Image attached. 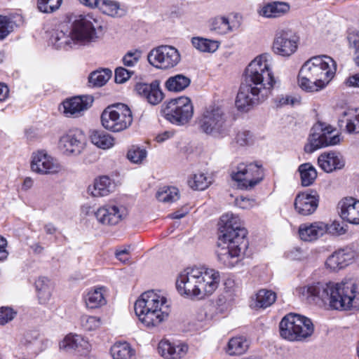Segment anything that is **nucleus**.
<instances>
[{
	"mask_svg": "<svg viewBox=\"0 0 359 359\" xmlns=\"http://www.w3.org/2000/svg\"><path fill=\"white\" fill-rule=\"evenodd\" d=\"M276 81L271 69V56L264 53L256 57L247 66L236 99L241 111H248L266 100Z\"/></svg>",
	"mask_w": 359,
	"mask_h": 359,
	"instance_id": "1",
	"label": "nucleus"
},
{
	"mask_svg": "<svg viewBox=\"0 0 359 359\" xmlns=\"http://www.w3.org/2000/svg\"><path fill=\"white\" fill-rule=\"evenodd\" d=\"M296 291L302 299L319 306L340 311L359 309V291L353 280L312 283Z\"/></svg>",
	"mask_w": 359,
	"mask_h": 359,
	"instance_id": "2",
	"label": "nucleus"
},
{
	"mask_svg": "<svg viewBox=\"0 0 359 359\" xmlns=\"http://www.w3.org/2000/svg\"><path fill=\"white\" fill-rule=\"evenodd\" d=\"M219 225L217 261L224 267L233 268L239 263L248 246L247 230L239 217L229 212L221 217Z\"/></svg>",
	"mask_w": 359,
	"mask_h": 359,
	"instance_id": "3",
	"label": "nucleus"
},
{
	"mask_svg": "<svg viewBox=\"0 0 359 359\" xmlns=\"http://www.w3.org/2000/svg\"><path fill=\"white\" fill-rule=\"evenodd\" d=\"M97 19L92 13L77 15L71 27L55 31L50 39L56 49L69 50L86 46L97 38L95 25Z\"/></svg>",
	"mask_w": 359,
	"mask_h": 359,
	"instance_id": "4",
	"label": "nucleus"
},
{
	"mask_svg": "<svg viewBox=\"0 0 359 359\" xmlns=\"http://www.w3.org/2000/svg\"><path fill=\"white\" fill-rule=\"evenodd\" d=\"M219 280V273L215 269L188 267L178 275L176 287L181 295L202 299L215 291Z\"/></svg>",
	"mask_w": 359,
	"mask_h": 359,
	"instance_id": "5",
	"label": "nucleus"
},
{
	"mask_svg": "<svg viewBox=\"0 0 359 359\" xmlns=\"http://www.w3.org/2000/svg\"><path fill=\"white\" fill-rule=\"evenodd\" d=\"M337 69L334 60L327 55L315 56L301 67L298 75L299 87L307 92L318 91L334 77Z\"/></svg>",
	"mask_w": 359,
	"mask_h": 359,
	"instance_id": "6",
	"label": "nucleus"
},
{
	"mask_svg": "<svg viewBox=\"0 0 359 359\" xmlns=\"http://www.w3.org/2000/svg\"><path fill=\"white\" fill-rule=\"evenodd\" d=\"M134 309L139 320L149 329L167 320L170 312L166 297L152 290L142 294Z\"/></svg>",
	"mask_w": 359,
	"mask_h": 359,
	"instance_id": "7",
	"label": "nucleus"
},
{
	"mask_svg": "<svg viewBox=\"0 0 359 359\" xmlns=\"http://www.w3.org/2000/svg\"><path fill=\"white\" fill-rule=\"evenodd\" d=\"M280 335L290 341H303L311 337L314 331L311 320L296 313L286 315L279 325Z\"/></svg>",
	"mask_w": 359,
	"mask_h": 359,
	"instance_id": "8",
	"label": "nucleus"
},
{
	"mask_svg": "<svg viewBox=\"0 0 359 359\" xmlns=\"http://www.w3.org/2000/svg\"><path fill=\"white\" fill-rule=\"evenodd\" d=\"M198 125L203 133L214 137L226 136L229 129L227 116L221 107L215 104L203 110Z\"/></svg>",
	"mask_w": 359,
	"mask_h": 359,
	"instance_id": "9",
	"label": "nucleus"
},
{
	"mask_svg": "<svg viewBox=\"0 0 359 359\" xmlns=\"http://www.w3.org/2000/svg\"><path fill=\"white\" fill-rule=\"evenodd\" d=\"M133 114L130 108L122 103L107 107L102 113V126L111 132H121L130 126Z\"/></svg>",
	"mask_w": 359,
	"mask_h": 359,
	"instance_id": "10",
	"label": "nucleus"
},
{
	"mask_svg": "<svg viewBox=\"0 0 359 359\" xmlns=\"http://www.w3.org/2000/svg\"><path fill=\"white\" fill-rule=\"evenodd\" d=\"M339 142V135L331 126L318 122L312 127L309 143L305 145L304 150L312 153L321 147L336 145Z\"/></svg>",
	"mask_w": 359,
	"mask_h": 359,
	"instance_id": "11",
	"label": "nucleus"
},
{
	"mask_svg": "<svg viewBox=\"0 0 359 359\" xmlns=\"http://www.w3.org/2000/svg\"><path fill=\"white\" fill-rule=\"evenodd\" d=\"M163 113L164 117L172 123L184 125L192 118L194 107L189 97H179L168 102Z\"/></svg>",
	"mask_w": 359,
	"mask_h": 359,
	"instance_id": "12",
	"label": "nucleus"
},
{
	"mask_svg": "<svg viewBox=\"0 0 359 359\" xmlns=\"http://www.w3.org/2000/svg\"><path fill=\"white\" fill-rule=\"evenodd\" d=\"M180 59L178 50L174 46L168 45H161L151 49L147 55L149 63L160 69H168L175 67Z\"/></svg>",
	"mask_w": 359,
	"mask_h": 359,
	"instance_id": "13",
	"label": "nucleus"
},
{
	"mask_svg": "<svg viewBox=\"0 0 359 359\" xmlns=\"http://www.w3.org/2000/svg\"><path fill=\"white\" fill-rule=\"evenodd\" d=\"M231 175L238 182L239 188L246 190L252 189L262 180L264 176L262 168L252 163H240Z\"/></svg>",
	"mask_w": 359,
	"mask_h": 359,
	"instance_id": "14",
	"label": "nucleus"
},
{
	"mask_svg": "<svg viewBox=\"0 0 359 359\" xmlns=\"http://www.w3.org/2000/svg\"><path fill=\"white\" fill-rule=\"evenodd\" d=\"M127 215V208L114 202L106 203L94 212L97 222L104 225H116L124 219Z\"/></svg>",
	"mask_w": 359,
	"mask_h": 359,
	"instance_id": "15",
	"label": "nucleus"
},
{
	"mask_svg": "<svg viewBox=\"0 0 359 359\" xmlns=\"http://www.w3.org/2000/svg\"><path fill=\"white\" fill-rule=\"evenodd\" d=\"M297 48V37L292 32L286 30L277 31L272 45L274 53L288 57L292 55Z\"/></svg>",
	"mask_w": 359,
	"mask_h": 359,
	"instance_id": "16",
	"label": "nucleus"
},
{
	"mask_svg": "<svg viewBox=\"0 0 359 359\" xmlns=\"http://www.w3.org/2000/svg\"><path fill=\"white\" fill-rule=\"evenodd\" d=\"M86 144L84 133L78 129L69 130L59 140V148L66 155H78Z\"/></svg>",
	"mask_w": 359,
	"mask_h": 359,
	"instance_id": "17",
	"label": "nucleus"
},
{
	"mask_svg": "<svg viewBox=\"0 0 359 359\" xmlns=\"http://www.w3.org/2000/svg\"><path fill=\"white\" fill-rule=\"evenodd\" d=\"M31 168L34 172L43 175L57 173L61 170L57 160L45 151L33 154Z\"/></svg>",
	"mask_w": 359,
	"mask_h": 359,
	"instance_id": "18",
	"label": "nucleus"
},
{
	"mask_svg": "<svg viewBox=\"0 0 359 359\" xmlns=\"http://www.w3.org/2000/svg\"><path fill=\"white\" fill-rule=\"evenodd\" d=\"M319 203V195L316 191L311 190L299 193L294 199V206L296 212L303 216L313 214Z\"/></svg>",
	"mask_w": 359,
	"mask_h": 359,
	"instance_id": "19",
	"label": "nucleus"
},
{
	"mask_svg": "<svg viewBox=\"0 0 359 359\" xmlns=\"http://www.w3.org/2000/svg\"><path fill=\"white\" fill-rule=\"evenodd\" d=\"M93 102V98L90 95L74 96L67 99L62 102L64 114L74 118L81 116Z\"/></svg>",
	"mask_w": 359,
	"mask_h": 359,
	"instance_id": "20",
	"label": "nucleus"
},
{
	"mask_svg": "<svg viewBox=\"0 0 359 359\" xmlns=\"http://www.w3.org/2000/svg\"><path fill=\"white\" fill-rule=\"evenodd\" d=\"M356 257V252L351 248L346 247L334 251L330 255L325 262L327 268L337 271L349 265Z\"/></svg>",
	"mask_w": 359,
	"mask_h": 359,
	"instance_id": "21",
	"label": "nucleus"
},
{
	"mask_svg": "<svg viewBox=\"0 0 359 359\" xmlns=\"http://www.w3.org/2000/svg\"><path fill=\"white\" fill-rule=\"evenodd\" d=\"M135 89L139 95L152 105L159 104L163 98V93L160 88L159 81L157 80L150 83H137Z\"/></svg>",
	"mask_w": 359,
	"mask_h": 359,
	"instance_id": "22",
	"label": "nucleus"
},
{
	"mask_svg": "<svg viewBox=\"0 0 359 359\" xmlns=\"http://www.w3.org/2000/svg\"><path fill=\"white\" fill-rule=\"evenodd\" d=\"M340 217L351 224H359V201L348 197L341 199L338 203Z\"/></svg>",
	"mask_w": 359,
	"mask_h": 359,
	"instance_id": "23",
	"label": "nucleus"
},
{
	"mask_svg": "<svg viewBox=\"0 0 359 359\" xmlns=\"http://www.w3.org/2000/svg\"><path fill=\"white\" fill-rule=\"evenodd\" d=\"M320 168L326 172H332L342 169L345 165L343 156L337 152H325L318 158Z\"/></svg>",
	"mask_w": 359,
	"mask_h": 359,
	"instance_id": "24",
	"label": "nucleus"
},
{
	"mask_svg": "<svg viewBox=\"0 0 359 359\" xmlns=\"http://www.w3.org/2000/svg\"><path fill=\"white\" fill-rule=\"evenodd\" d=\"M325 223L316 222L311 224H303L299 226V235L304 241H313L325 233Z\"/></svg>",
	"mask_w": 359,
	"mask_h": 359,
	"instance_id": "25",
	"label": "nucleus"
},
{
	"mask_svg": "<svg viewBox=\"0 0 359 359\" xmlns=\"http://www.w3.org/2000/svg\"><path fill=\"white\" fill-rule=\"evenodd\" d=\"M289 10L288 4L283 1H273L260 6L257 13L264 18H276L284 15Z\"/></svg>",
	"mask_w": 359,
	"mask_h": 359,
	"instance_id": "26",
	"label": "nucleus"
},
{
	"mask_svg": "<svg viewBox=\"0 0 359 359\" xmlns=\"http://www.w3.org/2000/svg\"><path fill=\"white\" fill-rule=\"evenodd\" d=\"M187 350L186 344L174 345L166 340L161 341L158 346V353L165 358H181L186 354Z\"/></svg>",
	"mask_w": 359,
	"mask_h": 359,
	"instance_id": "27",
	"label": "nucleus"
},
{
	"mask_svg": "<svg viewBox=\"0 0 359 359\" xmlns=\"http://www.w3.org/2000/svg\"><path fill=\"white\" fill-rule=\"evenodd\" d=\"M98 9L103 14L115 18H123L128 12L127 6L116 0H100Z\"/></svg>",
	"mask_w": 359,
	"mask_h": 359,
	"instance_id": "28",
	"label": "nucleus"
},
{
	"mask_svg": "<svg viewBox=\"0 0 359 359\" xmlns=\"http://www.w3.org/2000/svg\"><path fill=\"white\" fill-rule=\"evenodd\" d=\"M115 184L107 176H102L95 180L92 186L88 188V192L93 197H102L107 196L114 190Z\"/></svg>",
	"mask_w": 359,
	"mask_h": 359,
	"instance_id": "29",
	"label": "nucleus"
},
{
	"mask_svg": "<svg viewBox=\"0 0 359 359\" xmlns=\"http://www.w3.org/2000/svg\"><path fill=\"white\" fill-rule=\"evenodd\" d=\"M85 304L88 309H97L106 304L104 287H95L83 296Z\"/></svg>",
	"mask_w": 359,
	"mask_h": 359,
	"instance_id": "30",
	"label": "nucleus"
},
{
	"mask_svg": "<svg viewBox=\"0 0 359 359\" xmlns=\"http://www.w3.org/2000/svg\"><path fill=\"white\" fill-rule=\"evenodd\" d=\"M35 287L40 304H46L51 297L53 285L46 277H39L35 282Z\"/></svg>",
	"mask_w": 359,
	"mask_h": 359,
	"instance_id": "31",
	"label": "nucleus"
},
{
	"mask_svg": "<svg viewBox=\"0 0 359 359\" xmlns=\"http://www.w3.org/2000/svg\"><path fill=\"white\" fill-rule=\"evenodd\" d=\"M276 299V294L267 289L259 290L256 295L255 299V308H262L265 309L271 306Z\"/></svg>",
	"mask_w": 359,
	"mask_h": 359,
	"instance_id": "32",
	"label": "nucleus"
},
{
	"mask_svg": "<svg viewBox=\"0 0 359 359\" xmlns=\"http://www.w3.org/2000/svg\"><path fill=\"white\" fill-rule=\"evenodd\" d=\"M249 348L248 340L243 336L231 338L228 343L226 352L231 355H241Z\"/></svg>",
	"mask_w": 359,
	"mask_h": 359,
	"instance_id": "33",
	"label": "nucleus"
},
{
	"mask_svg": "<svg viewBox=\"0 0 359 359\" xmlns=\"http://www.w3.org/2000/svg\"><path fill=\"white\" fill-rule=\"evenodd\" d=\"M300 175L301 184L309 187L313 184L317 177L316 168L309 163L301 164L298 168Z\"/></svg>",
	"mask_w": 359,
	"mask_h": 359,
	"instance_id": "34",
	"label": "nucleus"
},
{
	"mask_svg": "<svg viewBox=\"0 0 359 359\" xmlns=\"http://www.w3.org/2000/svg\"><path fill=\"white\" fill-rule=\"evenodd\" d=\"M90 140L93 144L102 149H109L114 144V139L103 130L93 131Z\"/></svg>",
	"mask_w": 359,
	"mask_h": 359,
	"instance_id": "35",
	"label": "nucleus"
},
{
	"mask_svg": "<svg viewBox=\"0 0 359 359\" xmlns=\"http://www.w3.org/2000/svg\"><path fill=\"white\" fill-rule=\"evenodd\" d=\"M87 346V341L78 334H68L60 343V348L66 351L76 350L80 347L86 348Z\"/></svg>",
	"mask_w": 359,
	"mask_h": 359,
	"instance_id": "36",
	"label": "nucleus"
},
{
	"mask_svg": "<svg viewBox=\"0 0 359 359\" xmlns=\"http://www.w3.org/2000/svg\"><path fill=\"white\" fill-rule=\"evenodd\" d=\"M191 83L189 77L177 74L170 77L165 82V87L169 91L180 92L187 88Z\"/></svg>",
	"mask_w": 359,
	"mask_h": 359,
	"instance_id": "37",
	"label": "nucleus"
},
{
	"mask_svg": "<svg viewBox=\"0 0 359 359\" xmlns=\"http://www.w3.org/2000/svg\"><path fill=\"white\" fill-rule=\"evenodd\" d=\"M191 43L194 47L197 50L205 53H214L219 46V42L218 41L202 37L192 38Z\"/></svg>",
	"mask_w": 359,
	"mask_h": 359,
	"instance_id": "38",
	"label": "nucleus"
},
{
	"mask_svg": "<svg viewBox=\"0 0 359 359\" xmlns=\"http://www.w3.org/2000/svg\"><path fill=\"white\" fill-rule=\"evenodd\" d=\"M134 353V350L127 342L115 343L111 348L113 359H130Z\"/></svg>",
	"mask_w": 359,
	"mask_h": 359,
	"instance_id": "39",
	"label": "nucleus"
},
{
	"mask_svg": "<svg viewBox=\"0 0 359 359\" xmlns=\"http://www.w3.org/2000/svg\"><path fill=\"white\" fill-rule=\"evenodd\" d=\"M210 29L219 34H225L232 31V25L229 18L219 16L213 18L210 22Z\"/></svg>",
	"mask_w": 359,
	"mask_h": 359,
	"instance_id": "40",
	"label": "nucleus"
},
{
	"mask_svg": "<svg viewBox=\"0 0 359 359\" xmlns=\"http://www.w3.org/2000/svg\"><path fill=\"white\" fill-rule=\"evenodd\" d=\"M112 72L109 69L92 72L88 77V83L90 86L100 87L104 86L111 78Z\"/></svg>",
	"mask_w": 359,
	"mask_h": 359,
	"instance_id": "41",
	"label": "nucleus"
},
{
	"mask_svg": "<svg viewBox=\"0 0 359 359\" xmlns=\"http://www.w3.org/2000/svg\"><path fill=\"white\" fill-rule=\"evenodd\" d=\"M346 116V130L349 133H359V109H348L343 113Z\"/></svg>",
	"mask_w": 359,
	"mask_h": 359,
	"instance_id": "42",
	"label": "nucleus"
},
{
	"mask_svg": "<svg viewBox=\"0 0 359 359\" xmlns=\"http://www.w3.org/2000/svg\"><path fill=\"white\" fill-rule=\"evenodd\" d=\"M189 187L195 190H204L211 184V177L199 172L193 175L188 180Z\"/></svg>",
	"mask_w": 359,
	"mask_h": 359,
	"instance_id": "43",
	"label": "nucleus"
},
{
	"mask_svg": "<svg viewBox=\"0 0 359 359\" xmlns=\"http://www.w3.org/2000/svg\"><path fill=\"white\" fill-rule=\"evenodd\" d=\"M157 199L163 203H173L180 198L179 191L176 187H163L156 193Z\"/></svg>",
	"mask_w": 359,
	"mask_h": 359,
	"instance_id": "44",
	"label": "nucleus"
},
{
	"mask_svg": "<svg viewBox=\"0 0 359 359\" xmlns=\"http://www.w3.org/2000/svg\"><path fill=\"white\" fill-rule=\"evenodd\" d=\"M62 0H37V8L42 13H50L57 10Z\"/></svg>",
	"mask_w": 359,
	"mask_h": 359,
	"instance_id": "45",
	"label": "nucleus"
},
{
	"mask_svg": "<svg viewBox=\"0 0 359 359\" xmlns=\"http://www.w3.org/2000/svg\"><path fill=\"white\" fill-rule=\"evenodd\" d=\"M81 323L83 329L92 331L99 328L102 324L101 319L96 316H83Z\"/></svg>",
	"mask_w": 359,
	"mask_h": 359,
	"instance_id": "46",
	"label": "nucleus"
},
{
	"mask_svg": "<svg viewBox=\"0 0 359 359\" xmlns=\"http://www.w3.org/2000/svg\"><path fill=\"white\" fill-rule=\"evenodd\" d=\"M141 56L142 52L140 50H130L123 57V64L124 66L128 67H135L138 63Z\"/></svg>",
	"mask_w": 359,
	"mask_h": 359,
	"instance_id": "47",
	"label": "nucleus"
},
{
	"mask_svg": "<svg viewBox=\"0 0 359 359\" xmlns=\"http://www.w3.org/2000/svg\"><path fill=\"white\" fill-rule=\"evenodd\" d=\"M14 27V22L8 17L0 15V41L4 39Z\"/></svg>",
	"mask_w": 359,
	"mask_h": 359,
	"instance_id": "48",
	"label": "nucleus"
},
{
	"mask_svg": "<svg viewBox=\"0 0 359 359\" xmlns=\"http://www.w3.org/2000/svg\"><path fill=\"white\" fill-rule=\"evenodd\" d=\"M127 157L131 162L140 163L147 157V151L140 147H133L128 151Z\"/></svg>",
	"mask_w": 359,
	"mask_h": 359,
	"instance_id": "49",
	"label": "nucleus"
},
{
	"mask_svg": "<svg viewBox=\"0 0 359 359\" xmlns=\"http://www.w3.org/2000/svg\"><path fill=\"white\" fill-rule=\"evenodd\" d=\"M17 312L9 306L0 307V325H4L11 321L16 316Z\"/></svg>",
	"mask_w": 359,
	"mask_h": 359,
	"instance_id": "50",
	"label": "nucleus"
},
{
	"mask_svg": "<svg viewBox=\"0 0 359 359\" xmlns=\"http://www.w3.org/2000/svg\"><path fill=\"white\" fill-rule=\"evenodd\" d=\"M133 73V71L123 67H117L115 70V81L118 83H123L128 80Z\"/></svg>",
	"mask_w": 359,
	"mask_h": 359,
	"instance_id": "51",
	"label": "nucleus"
},
{
	"mask_svg": "<svg viewBox=\"0 0 359 359\" xmlns=\"http://www.w3.org/2000/svg\"><path fill=\"white\" fill-rule=\"evenodd\" d=\"M285 256L290 260L301 261L306 257V253L300 248L295 247L287 251Z\"/></svg>",
	"mask_w": 359,
	"mask_h": 359,
	"instance_id": "52",
	"label": "nucleus"
},
{
	"mask_svg": "<svg viewBox=\"0 0 359 359\" xmlns=\"http://www.w3.org/2000/svg\"><path fill=\"white\" fill-rule=\"evenodd\" d=\"M236 140V142L241 146L249 145L253 142L252 135L248 130L238 132Z\"/></svg>",
	"mask_w": 359,
	"mask_h": 359,
	"instance_id": "53",
	"label": "nucleus"
},
{
	"mask_svg": "<svg viewBox=\"0 0 359 359\" xmlns=\"http://www.w3.org/2000/svg\"><path fill=\"white\" fill-rule=\"evenodd\" d=\"M325 233H328L332 235H342L346 232L344 227L337 221L330 224H325Z\"/></svg>",
	"mask_w": 359,
	"mask_h": 359,
	"instance_id": "54",
	"label": "nucleus"
},
{
	"mask_svg": "<svg viewBox=\"0 0 359 359\" xmlns=\"http://www.w3.org/2000/svg\"><path fill=\"white\" fill-rule=\"evenodd\" d=\"M236 205L242 209H248L254 207L257 203L255 199L245 196H240L235 200Z\"/></svg>",
	"mask_w": 359,
	"mask_h": 359,
	"instance_id": "55",
	"label": "nucleus"
},
{
	"mask_svg": "<svg viewBox=\"0 0 359 359\" xmlns=\"http://www.w3.org/2000/svg\"><path fill=\"white\" fill-rule=\"evenodd\" d=\"M278 102L280 105H294L299 102V100L289 95H282L278 97Z\"/></svg>",
	"mask_w": 359,
	"mask_h": 359,
	"instance_id": "56",
	"label": "nucleus"
},
{
	"mask_svg": "<svg viewBox=\"0 0 359 359\" xmlns=\"http://www.w3.org/2000/svg\"><path fill=\"white\" fill-rule=\"evenodd\" d=\"M212 318V314L209 313L208 307L201 309L197 314V319L199 321L210 320Z\"/></svg>",
	"mask_w": 359,
	"mask_h": 359,
	"instance_id": "57",
	"label": "nucleus"
},
{
	"mask_svg": "<svg viewBox=\"0 0 359 359\" xmlns=\"http://www.w3.org/2000/svg\"><path fill=\"white\" fill-rule=\"evenodd\" d=\"M115 255L119 261L125 263L129 259V250L126 248L117 250Z\"/></svg>",
	"mask_w": 359,
	"mask_h": 359,
	"instance_id": "58",
	"label": "nucleus"
},
{
	"mask_svg": "<svg viewBox=\"0 0 359 359\" xmlns=\"http://www.w3.org/2000/svg\"><path fill=\"white\" fill-rule=\"evenodd\" d=\"M79 4L85 7L90 9L97 8L100 5V0H77Z\"/></svg>",
	"mask_w": 359,
	"mask_h": 359,
	"instance_id": "59",
	"label": "nucleus"
},
{
	"mask_svg": "<svg viewBox=\"0 0 359 359\" xmlns=\"http://www.w3.org/2000/svg\"><path fill=\"white\" fill-rule=\"evenodd\" d=\"M350 41V46L355 49L354 53V61L356 65L359 66V39H354L353 41Z\"/></svg>",
	"mask_w": 359,
	"mask_h": 359,
	"instance_id": "60",
	"label": "nucleus"
},
{
	"mask_svg": "<svg viewBox=\"0 0 359 359\" xmlns=\"http://www.w3.org/2000/svg\"><path fill=\"white\" fill-rule=\"evenodd\" d=\"M346 85L349 87L359 88V74L349 76L346 81Z\"/></svg>",
	"mask_w": 359,
	"mask_h": 359,
	"instance_id": "61",
	"label": "nucleus"
},
{
	"mask_svg": "<svg viewBox=\"0 0 359 359\" xmlns=\"http://www.w3.org/2000/svg\"><path fill=\"white\" fill-rule=\"evenodd\" d=\"M6 244V240L0 236V261L4 260L8 256V253L5 250Z\"/></svg>",
	"mask_w": 359,
	"mask_h": 359,
	"instance_id": "62",
	"label": "nucleus"
},
{
	"mask_svg": "<svg viewBox=\"0 0 359 359\" xmlns=\"http://www.w3.org/2000/svg\"><path fill=\"white\" fill-rule=\"evenodd\" d=\"M172 135L173 133L170 131H165L163 133L158 135L156 139L158 142H163L170 139L171 137H172Z\"/></svg>",
	"mask_w": 359,
	"mask_h": 359,
	"instance_id": "63",
	"label": "nucleus"
},
{
	"mask_svg": "<svg viewBox=\"0 0 359 359\" xmlns=\"http://www.w3.org/2000/svg\"><path fill=\"white\" fill-rule=\"evenodd\" d=\"M188 212H189V210H188V209L187 208H183L182 210H177L175 212H173L171 215V218H172V219H181V218L184 217Z\"/></svg>",
	"mask_w": 359,
	"mask_h": 359,
	"instance_id": "64",
	"label": "nucleus"
}]
</instances>
